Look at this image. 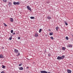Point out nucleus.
<instances>
[{
  "instance_id": "nucleus-1",
  "label": "nucleus",
  "mask_w": 73,
  "mask_h": 73,
  "mask_svg": "<svg viewBox=\"0 0 73 73\" xmlns=\"http://www.w3.org/2000/svg\"><path fill=\"white\" fill-rule=\"evenodd\" d=\"M13 4L14 5H19L20 4V2H13Z\"/></svg>"
},
{
  "instance_id": "nucleus-2",
  "label": "nucleus",
  "mask_w": 73,
  "mask_h": 73,
  "mask_svg": "<svg viewBox=\"0 0 73 73\" xmlns=\"http://www.w3.org/2000/svg\"><path fill=\"white\" fill-rule=\"evenodd\" d=\"M27 8L28 9V10H29V11H31V8L29 6H27Z\"/></svg>"
},
{
  "instance_id": "nucleus-3",
  "label": "nucleus",
  "mask_w": 73,
  "mask_h": 73,
  "mask_svg": "<svg viewBox=\"0 0 73 73\" xmlns=\"http://www.w3.org/2000/svg\"><path fill=\"white\" fill-rule=\"evenodd\" d=\"M14 52L15 53H17L18 52H19V50L16 49H14Z\"/></svg>"
},
{
  "instance_id": "nucleus-4",
  "label": "nucleus",
  "mask_w": 73,
  "mask_h": 73,
  "mask_svg": "<svg viewBox=\"0 0 73 73\" xmlns=\"http://www.w3.org/2000/svg\"><path fill=\"white\" fill-rule=\"evenodd\" d=\"M57 60H62V58L61 56H58L57 57Z\"/></svg>"
},
{
  "instance_id": "nucleus-5",
  "label": "nucleus",
  "mask_w": 73,
  "mask_h": 73,
  "mask_svg": "<svg viewBox=\"0 0 73 73\" xmlns=\"http://www.w3.org/2000/svg\"><path fill=\"white\" fill-rule=\"evenodd\" d=\"M40 72L41 73H47V72L45 70L41 71Z\"/></svg>"
},
{
  "instance_id": "nucleus-6",
  "label": "nucleus",
  "mask_w": 73,
  "mask_h": 73,
  "mask_svg": "<svg viewBox=\"0 0 73 73\" xmlns=\"http://www.w3.org/2000/svg\"><path fill=\"white\" fill-rule=\"evenodd\" d=\"M67 72L68 73H72V71L70 70H67Z\"/></svg>"
},
{
  "instance_id": "nucleus-7",
  "label": "nucleus",
  "mask_w": 73,
  "mask_h": 73,
  "mask_svg": "<svg viewBox=\"0 0 73 73\" xmlns=\"http://www.w3.org/2000/svg\"><path fill=\"white\" fill-rule=\"evenodd\" d=\"M10 21H11V22H13V18H10Z\"/></svg>"
},
{
  "instance_id": "nucleus-8",
  "label": "nucleus",
  "mask_w": 73,
  "mask_h": 73,
  "mask_svg": "<svg viewBox=\"0 0 73 73\" xmlns=\"http://www.w3.org/2000/svg\"><path fill=\"white\" fill-rule=\"evenodd\" d=\"M8 4L9 6V7H10V6L12 5V3L11 2H9V4Z\"/></svg>"
},
{
  "instance_id": "nucleus-9",
  "label": "nucleus",
  "mask_w": 73,
  "mask_h": 73,
  "mask_svg": "<svg viewBox=\"0 0 73 73\" xmlns=\"http://www.w3.org/2000/svg\"><path fill=\"white\" fill-rule=\"evenodd\" d=\"M19 69L20 70H22L23 69V68L21 67L19 68Z\"/></svg>"
},
{
  "instance_id": "nucleus-10",
  "label": "nucleus",
  "mask_w": 73,
  "mask_h": 73,
  "mask_svg": "<svg viewBox=\"0 0 73 73\" xmlns=\"http://www.w3.org/2000/svg\"><path fill=\"white\" fill-rule=\"evenodd\" d=\"M35 37H38V35L37 33H36L34 35Z\"/></svg>"
},
{
  "instance_id": "nucleus-11",
  "label": "nucleus",
  "mask_w": 73,
  "mask_h": 73,
  "mask_svg": "<svg viewBox=\"0 0 73 73\" xmlns=\"http://www.w3.org/2000/svg\"><path fill=\"white\" fill-rule=\"evenodd\" d=\"M3 57L4 56H3L2 55H0V58H3Z\"/></svg>"
},
{
  "instance_id": "nucleus-12",
  "label": "nucleus",
  "mask_w": 73,
  "mask_h": 73,
  "mask_svg": "<svg viewBox=\"0 0 73 73\" xmlns=\"http://www.w3.org/2000/svg\"><path fill=\"white\" fill-rule=\"evenodd\" d=\"M62 49L63 50H65L66 49V48H65L64 47H62Z\"/></svg>"
},
{
  "instance_id": "nucleus-13",
  "label": "nucleus",
  "mask_w": 73,
  "mask_h": 73,
  "mask_svg": "<svg viewBox=\"0 0 73 73\" xmlns=\"http://www.w3.org/2000/svg\"><path fill=\"white\" fill-rule=\"evenodd\" d=\"M61 57H62V60H63V59H64V58H65V55H62V56Z\"/></svg>"
},
{
  "instance_id": "nucleus-14",
  "label": "nucleus",
  "mask_w": 73,
  "mask_h": 73,
  "mask_svg": "<svg viewBox=\"0 0 73 73\" xmlns=\"http://www.w3.org/2000/svg\"><path fill=\"white\" fill-rule=\"evenodd\" d=\"M69 48H72V44H69V46H68Z\"/></svg>"
},
{
  "instance_id": "nucleus-15",
  "label": "nucleus",
  "mask_w": 73,
  "mask_h": 73,
  "mask_svg": "<svg viewBox=\"0 0 73 73\" xmlns=\"http://www.w3.org/2000/svg\"><path fill=\"white\" fill-rule=\"evenodd\" d=\"M58 29H59V27H56V31H58Z\"/></svg>"
},
{
  "instance_id": "nucleus-16",
  "label": "nucleus",
  "mask_w": 73,
  "mask_h": 73,
  "mask_svg": "<svg viewBox=\"0 0 73 73\" xmlns=\"http://www.w3.org/2000/svg\"><path fill=\"white\" fill-rule=\"evenodd\" d=\"M50 38L51 39V40H54V38H53V37H52V36H51L50 37Z\"/></svg>"
},
{
  "instance_id": "nucleus-17",
  "label": "nucleus",
  "mask_w": 73,
  "mask_h": 73,
  "mask_svg": "<svg viewBox=\"0 0 73 73\" xmlns=\"http://www.w3.org/2000/svg\"><path fill=\"white\" fill-rule=\"evenodd\" d=\"M31 19H35V17H30Z\"/></svg>"
},
{
  "instance_id": "nucleus-18",
  "label": "nucleus",
  "mask_w": 73,
  "mask_h": 73,
  "mask_svg": "<svg viewBox=\"0 0 73 73\" xmlns=\"http://www.w3.org/2000/svg\"><path fill=\"white\" fill-rule=\"evenodd\" d=\"M47 18L49 19V20H50V19H51V17H50L49 16H48L47 17Z\"/></svg>"
},
{
  "instance_id": "nucleus-19",
  "label": "nucleus",
  "mask_w": 73,
  "mask_h": 73,
  "mask_svg": "<svg viewBox=\"0 0 73 73\" xmlns=\"http://www.w3.org/2000/svg\"><path fill=\"white\" fill-rule=\"evenodd\" d=\"M64 23H65V24L66 25H68V24L67 23H66V21L64 22Z\"/></svg>"
},
{
  "instance_id": "nucleus-20",
  "label": "nucleus",
  "mask_w": 73,
  "mask_h": 73,
  "mask_svg": "<svg viewBox=\"0 0 73 73\" xmlns=\"http://www.w3.org/2000/svg\"><path fill=\"white\" fill-rule=\"evenodd\" d=\"M41 31H42V30L41 29H40L39 31V33H41Z\"/></svg>"
},
{
  "instance_id": "nucleus-21",
  "label": "nucleus",
  "mask_w": 73,
  "mask_h": 73,
  "mask_svg": "<svg viewBox=\"0 0 73 73\" xmlns=\"http://www.w3.org/2000/svg\"><path fill=\"white\" fill-rule=\"evenodd\" d=\"M4 3H7V0H3Z\"/></svg>"
},
{
  "instance_id": "nucleus-22",
  "label": "nucleus",
  "mask_w": 73,
  "mask_h": 73,
  "mask_svg": "<svg viewBox=\"0 0 73 73\" xmlns=\"http://www.w3.org/2000/svg\"><path fill=\"white\" fill-rule=\"evenodd\" d=\"M2 68H5V66L2 65Z\"/></svg>"
},
{
  "instance_id": "nucleus-23",
  "label": "nucleus",
  "mask_w": 73,
  "mask_h": 73,
  "mask_svg": "<svg viewBox=\"0 0 73 73\" xmlns=\"http://www.w3.org/2000/svg\"><path fill=\"white\" fill-rule=\"evenodd\" d=\"M11 33H12L13 32V30H11Z\"/></svg>"
},
{
  "instance_id": "nucleus-24",
  "label": "nucleus",
  "mask_w": 73,
  "mask_h": 73,
  "mask_svg": "<svg viewBox=\"0 0 73 73\" xmlns=\"http://www.w3.org/2000/svg\"><path fill=\"white\" fill-rule=\"evenodd\" d=\"M49 35H50V36H52V35H53V33H50Z\"/></svg>"
},
{
  "instance_id": "nucleus-25",
  "label": "nucleus",
  "mask_w": 73,
  "mask_h": 73,
  "mask_svg": "<svg viewBox=\"0 0 73 73\" xmlns=\"http://www.w3.org/2000/svg\"><path fill=\"white\" fill-rule=\"evenodd\" d=\"M12 37H11L9 38V39L10 40H12Z\"/></svg>"
},
{
  "instance_id": "nucleus-26",
  "label": "nucleus",
  "mask_w": 73,
  "mask_h": 73,
  "mask_svg": "<svg viewBox=\"0 0 73 73\" xmlns=\"http://www.w3.org/2000/svg\"><path fill=\"white\" fill-rule=\"evenodd\" d=\"M20 52H19L17 54V56H19L20 55Z\"/></svg>"
},
{
  "instance_id": "nucleus-27",
  "label": "nucleus",
  "mask_w": 73,
  "mask_h": 73,
  "mask_svg": "<svg viewBox=\"0 0 73 73\" xmlns=\"http://www.w3.org/2000/svg\"><path fill=\"white\" fill-rule=\"evenodd\" d=\"M66 40H68V36L66 37Z\"/></svg>"
},
{
  "instance_id": "nucleus-28",
  "label": "nucleus",
  "mask_w": 73,
  "mask_h": 73,
  "mask_svg": "<svg viewBox=\"0 0 73 73\" xmlns=\"http://www.w3.org/2000/svg\"><path fill=\"white\" fill-rule=\"evenodd\" d=\"M48 56H49V57H50V56H51V54H48Z\"/></svg>"
},
{
  "instance_id": "nucleus-29",
  "label": "nucleus",
  "mask_w": 73,
  "mask_h": 73,
  "mask_svg": "<svg viewBox=\"0 0 73 73\" xmlns=\"http://www.w3.org/2000/svg\"><path fill=\"white\" fill-rule=\"evenodd\" d=\"M4 25H5L4 26L5 27H7V25H6L4 23Z\"/></svg>"
},
{
  "instance_id": "nucleus-30",
  "label": "nucleus",
  "mask_w": 73,
  "mask_h": 73,
  "mask_svg": "<svg viewBox=\"0 0 73 73\" xmlns=\"http://www.w3.org/2000/svg\"><path fill=\"white\" fill-rule=\"evenodd\" d=\"M18 39L19 40H20V37H18Z\"/></svg>"
},
{
  "instance_id": "nucleus-31",
  "label": "nucleus",
  "mask_w": 73,
  "mask_h": 73,
  "mask_svg": "<svg viewBox=\"0 0 73 73\" xmlns=\"http://www.w3.org/2000/svg\"><path fill=\"white\" fill-rule=\"evenodd\" d=\"M19 66H21V64H19Z\"/></svg>"
},
{
  "instance_id": "nucleus-32",
  "label": "nucleus",
  "mask_w": 73,
  "mask_h": 73,
  "mask_svg": "<svg viewBox=\"0 0 73 73\" xmlns=\"http://www.w3.org/2000/svg\"><path fill=\"white\" fill-rule=\"evenodd\" d=\"M1 73H5V72L4 71H2L1 72Z\"/></svg>"
},
{
  "instance_id": "nucleus-33",
  "label": "nucleus",
  "mask_w": 73,
  "mask_h": 73,
  "mask_svg": "<svg viewBox=\"0 0 73 73\" xmlns=\"http://www.w3.org/2000/svg\"><path fill=\"white\" fill-rule=\"evenodd\" d=\"M13 35H15V33L14 32V33H13Z\"/></svg>"
},
{
  "instance_id": "nucleus-34",
  "label": "nucleus",
  "mask_w": 73,
  "mask_h": 73,
  "mask_svg": "<svg viewBox=\"0 0 73 73\" xmlns=\"http://www.w3.org/2000/svg\"><path fill=\"white\" fill-rule=\"evenodd\" d=\"M28 68H29V67H27V69H28Z\"/></svg>"
},
{
  "instance_id": "nucleus-35",
  "label": "nucleus",
  "mask_w": 73,
  "mask_h": 73,
  "mask_svg": "<svg viewBox=\"0 0 73 73\" xmlns=\"http://www.w3.org/2000/svg\"><path fill=\"white\" fill-rule=\"evenodd\" d=\"M49 31H50V29H49L48 30Z\"/></svg>"
},
{
  "instance_id": "nucleus-36",
  "label": "nucleus",
  "mask_w": 73,
  "mask_h": 73,
  "mask_svg": "<svg viewBox=\"0 0 73 73\" xmlns=\"http://www.w3.org/2000/svg\"><path fill=\"white\" fill-rule=\"evenodd\" d=\"M48 73H51L50 72H48Z\"/></svg>"
},
{
  "instance_id": "nucleus-37",
  "label": "nucleus",
  "mask_w": 73,
  "mask_h": 73,
  "mask_svg": "<svg viewBox=\"0 0 73 73\" xmlns=\"http://www.w3.org/2000/svg\"><path fill=\"white\" fill-rule=\"evenodd\" d=\"M72 37H73V35H72Z\"/></svg>"
}]
</instances>
